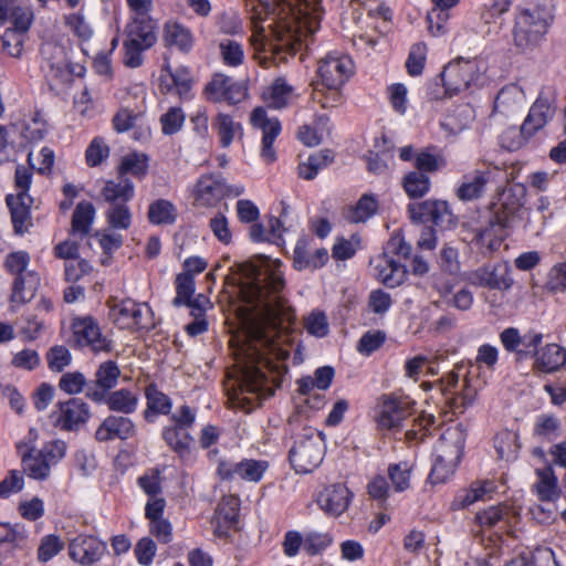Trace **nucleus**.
Wrapping results in <instances>:
<instances>
[{"label": "nucleus", "mask_w": 566, "mask_h": 566, "mask_svg": "<svg viewBox=\"0 0 566 566\" xmlns=\"http://www.w3.org/2000/svg\"><path fill=\"white\" fill-rule=\"evenodd\" d=\"M282 263L262 256L260 264L243 265L245 280L240 294L247 304L258 311L249 322L245 340L237 353L240 376L235 399L250 408L274 395L264 373L273 360H285L290 356L286 325L293 318L292 308L283 295L285 281Z\"/></svg>", "instance_id": "f257e3e1"}, {"label": "nucleus", "mask_w": 566, "mask_h": 566, "mask_svg": "<svg viewBox=\"0 0 566 566\" xmlns=\"http://www.w3.org/2000/svg\"><path fill=\"white\" fill-rule=\"evenodd\" d=\"M252 9L260 20H268L271 14L276 17L269 28L273 41L277 43L270 42L261 27L250 38L256 52L265 51L269 45L273 52L287 51L294 54L303 38L314 34L321 27L322 11L312 0H258Z\"/></svg>", "instance_id": "f03ea898"}, {"label": "nucleus", "mask_w": 566, "mask_h": 566, "mask_svg": "<svg viewBox=\"0 0 566 566\" xmlns=\"http://www.w3.org/2000/svg\"><path fill=\"white\" fill-rule=\"evenodd\" d=\"M38 431L31 428L27 440L17 443V450L25 474L36 481H45L51 475V470L60 463L67 450L66 442L55 439L45 442L41 449H35Z\"/></svg>", "instance_id": "7ed1b4c3"}, {"label": "nucleus", "mask_w": 566, "mask_h": 566, "mask_svg": "<svg viewBox=\"0 0 566 566\" xmlns=\"http://www.w3.org/2000/svg\"><path fill=\"white\" fill-rule=\"evenodd\" d=\"M465 447L464 432L455 427L447 429L436 446V460L429 474L431 484L446 483L455 472Z\"/></svg>", "instance_id": "20e7f679"}, {"label": "nucleus", "mask_w": 566, "mask_h": 566, "mask_svg": "<svg viewBox=\"0 0 566 566\" xmlns=\"http://www.w3.org/2000/svg\"><path fill=\"white\" fill-rule=\"evenodd\" d=\"M552 22L553 15L544 7L518 8L512 31L514 44L522 50L535 48L544 40Z\"/></svg>", "instance_id": "39448f33"}, {"label": "nucleus", "mask_w": 566, "mask_h": 566, "mask_svg": "<svg viewBox=\"0 0 566 566\" xmlns=\"http://www.w3.org/2000/svg\"><path fill=\"white\" fill-rule=\"evenodd\" d=\"M32 184V171L23 166H18L14 175L15 193L6 197L7 206L11 213V221L15 233L22 234L32 226L31 207L32 197L29 189Z\"/></svg>", "instance_id": "423d86ee"}, {"label": "nucleus", "mask_w": 566, "mask_h": 566, "mask_svg": "<svg viewBox=\"0 0 566 566\" xmlns=\"http://www.w3.org/2000/svg\"><path fill=\"white\" fill-rule=\"evenodd\" d=\"M485 62L481 59L459 57L451 61L442 71L441 80L446 92L452 96L476 84L485 72Z\"/></svg>", "instance_id": "0eeeda50"}, {"label": "nucleus", "mask_w": 566, "mask_h": 566, "mask_svg": "<svg viewBox=\"0 0 566 566\" xmlns=\"http://www.w3.org/2000/svg\"><path fill=\"white\" fill-rule=\"evenodd\" d=\"M241 184L230 185L221 175L205 174L198 178L193 187V198L200 207H214L223 198H237L244 193Z\"/></svg>", "instance_id": "6e6552de"}, {"label": "nucleus", "mask_w": 566, "mask_h": 566, "mask_svg": "<svg viewBox=\"0 0 566 566\" xmlns=\"http://www.w3.org/2000/svg\"><path fill=\"white\" fill-rule=\"evenodd\" d=\"M325 454L324 441L318 432L298 436L290 450L289 459L297 473H310L323 461Z\"/></svg>", "instance_id": "1a4fd4ad"}, {"label": "nucleus", "mask_w": 566, "mask_h": 566, "mask_svg": "<svg viewBox=\"0 0 566 566\" xmlns=\"http://www.w3.org/2000/svg\"><path fill=\"white\" fill-rule=\"evenodd\" d=\"M71 328L74 343L81 348H88L94 354H108L114 348L113 339L102 332L98 322L90 315L74 317Z\"/></svg>", "instance_id": "9d476101"}, {"label": "nucleus", "mask_w": 566, "mask_h": 566, "mask_svg": "<svg viewBox=\"0 0 566 566\" xmlns=\"http://www.w3.org/2000/svg\"><path fill=\"white\" fill-rule=\"evenodd\" d=\"M354 70V62L348 55L331 52L318 62L317 75L321 84L327 90H342L353 76Z\"/></svg>", "instance_id": "9b49d317"}, {"label": "nucleus", "mask_w": 566, "mask_h": 566, "mask_svg": "<svg viewBox=\"0 0 566 566\" xmlns=\"http://www.w3.org/2000/svg\"><path fill=\"white\" fill-rule=\"evenodd\" d=\"M91 418L90 406L81 398L59 401L50 413L54 428L61 431H77Z\"/></svg>", "instance_id": "f8f14e48"}, {"label": "nucleus", "mask_w": 566, "mask_h": 566, "mask_svg": "<svg viewBox=\"0 0 566 566\" xmlns=\"http://www.w3.org/2000/svg\"><path fill=\"white\" fill-rule=\"evenodd\" d=\"M114 323L122 329H148L154 326L153 311L146 303L125 298L111 310Z\"/></svg>", "instance_id": "ddd939ff"}, {"label": "nucleus", "mask_w": 566, "mask_h": 566, "mask_svg": "<svg viewBox=\"0 0 566 566\" xmlns=\"http://www.w3.org/2000/svg\"><path fill=\"white\" fill-rule=\"evenodd\" d=\"M415 401L408 396L384 395L380 398L377 423L381 429H398L412 415Z\"/></svg>", "instance_id": "4468645a"}, {"label": "nucleus", "mask_w": 566, "mask_h": 566, "mask_svg": "<svg viewBox=\"0 0 566 566\" xmlns=\"http://www.w3.org/2000/svg\"><path fill=\"white\" fill-rule=\"evenodd\" d=\"M269 467L266 460L243 459L239 462L220 460L217 467V475L222 481L240 479L245 482L259 483Z\"/></svg>", "instance_id": "2eb2a0df"}, {"label": "nucleus", "mask_w": 566, "mask_h": 566, "mask_svg": "<svg viewBox=\"0 0 566 566\" xmlns=\"http://www.w3.org/2000/svg\"><path fill=\"white\" fill-rule=\"evenodd\" d=\"M407 210L413 222H432L440 228H448L454 223V216L444 200L428 199L409 203Z\"/></svg>", "instance_id": "dca6fc26"}, {"label": "nucleus", "mask_w": 566, "mask_h": 566, "mask_svg": "<svg viewBox=\"0 0 566 566\" xmlns=\"http://www.w3.org/2000/svg\"><path fill=\"white\" fill-rule=\"evenodd\" d=\"M555 113L556 98L554 94L541 91L522 124V133L526 135V138H532L554 118Z\"/></svg>", "instance_id": "f3484780"}, {"label": "nucleus", "mask_w": 566, "mask_h": 566, "mask_svg": "<svg viewBox=\"0 0 566 566\" xmlns=\"http://www.w3.org/2000/svg\"><path fill=\"white\" fill-rule=\"evenodd\" d=\"M107 551V544L91 534H78L69 543L70 557L82 566H92L99 562Z\"/></svg>", "instance_id": "a211bd4d"}, {"label": "nucleus", "mask_w": 566, "mask_h": 566, "mask_svg": "<svg viewBox=\"0 0 566 566\" xmlns=\"http://www.w3.org/2000/svg\"><path fill=\"white\" fill-rule=\"evenodd\" d=\"M251 124L262 130L261 157L266 164L276 160V153L273 147L274 140L281 133V123L276 117H269L263 107H256L251 113Z\"/></svg>", "instance_id": "6ab92c4d"}, {"label": "nucleus", "mask_w": 566, "mask_h": 566, "mask_svg": "<svg viewBox=\"0 0 566 566\" xmlns=\"http://www.w3.org/2000/svg\"><path fill=\"white\" fill-rule=\"evenodd\" d=\"M205 94L209 102L234 105L247 97V87L230 76L216 74L206 85Z\"/></svg>", "instance_id": "aec40b11"}, {"label": "nucleus", "mask_w": 566, "mask_h": 566, "mask_svg": "<svg viewBox=\"0 0 566 566\" xmlns=\"http://www.w3.org/2000/svg\"><path fill=\"white\" fill-rule=\"evenodd\" d=\"M512 221V213L496 212L486 226L476 231V243L485 247L490 252L496 251L502 241L507 237Z\"/></svg>", "instance_id": "412c9836"}, {"label": "nucleus", "mask_w": 566, "mask_h": 566, "mask_svg": "<svg viewBox=\"0 0 566 566\" xmlns=\"http://www.w3.org/2000/svg\"><path fill=\"white\" fill-rule=\"evenodd\" d=\"M145 117V107L130 109L126 106L118 108L112 118L113 129L117 134H124L130 129H135L134 139L143 140L150 137V128L143 125Z\"/></svg>", "instance_id": "4be33fe9"}, {"label": "nucleus", "mask_w": 566, "mask_h": 566, "mask_svg": "<svg viewBox=\"0 0 566 566\" xmlns=\"http://www.w3.org/2000/svg\"><path fill=\"white\" fill-rule=\"evenodd\" d=\"M119 377L120 369L116 361L102 363L95 371L94 386L86 390V397L95 402H102L105 395L117 385Z\"/></svg>", "instance_id": "5701e85b"}, {"label": "nucleus", "mask_w": 566, "mask_h": 566, "mask_svg": "<svg viewBox=\"0 0 566 566\" xmlns=\"http://www.w3.org/2000/svg\"><path fill=\"white\" fill-rule=\"evenodd\" d=\"M353 493L343 483L326 486L317 497L318 506L328 515L339 516L349 506Z\"/></svg>", "instance_id": "b1692460"}, {"label": "nucleus", "mask_w": 566, "mask_h": 566, "mask_svg": "<svg viewBox=\"0 0 566 566\" xmlns=\"http://www.w3.org/2000/svg\"><path fill=\"white\" fill-rule=\"evenodd\" d=\"M191 429L178 427L174 424L164 426L161 429V438L182 461H187L192 455L195 438Z\"/></svg>", "instance_id": "393cba45"}, {"label": "nucleus", "mask_w": 566, "mask_h": 566, "mask_svg": "<svg viewBox=\"0 0 566 566\" xmlns=\"http://www.w3.org/2000/svg\"><path fill=\"white\" fill-rule=\"evenodd\" d=\"M124 41H132L144 48H151L156 42L155 23L149 14H134L128 21Z\"/></svg>", "instance_id": "a878e982"}, {"label": "nucleus", "mask_w": 566, "mask_h": 566, "mask_svg": "<svg viewBox=\"0 0 566 566\" xmlns=\"http://www.w3.org/2000/svg\"><path fill=\"white\" fill-rule=\"evenodd\" d=\"M136 428L134 422L123 416H108L95 431V439L99 442H107L115 439L127 440L134 437Z\"/></svg>", "instance_id": "bb28decb"}, {"label": "nucleus", "mask_w": 566, "mask_h": 566, "mask_svg": "<svg viewBox=\"0 0 566 566\" xmlns=\"http://www.w3.org/2000/svg\"><path fill=\"white\" fill-rule=\"evenodd\" d=\"M327 261L328 251L325 248L312 249L310 240L305 238L297 240L293 253V262L296 270L319 269Z\"/></svg>", "instance_id": "cd10ccee"}, {"label": "nucleus", "mask_w": 566, "mask_h": 566, "mask_svg": "<svg viewBox=\"0 0 566 566\" xmlns=\"http://www.w3.org/2000/svg\"><path fill=\"white\" fill-rule=\"evenodd\" d=\"M566 365V349L555 343L546 344L535 353L534 369L553 374Z\"/></svg>", "instance_id": "c85d7f7f"}, {"label": "nucleus", "mask_w": 566, "mask_h": 566, "mask_svg": "<svg viewBox=\"0 0 566 566\" xmlns=\"http://www.w3.org/2000/svg\"><path fill=\"white\" fill-rule=\"evenodd\" d=\"M375 270L378 279L390 287L399 286L408 274L407 268L394 260L388 253L376 258Z\"/></svg>", "instance_id": "c756f323"}, {"label": "nucleus", "mask_w": 566, "mask_h": 566, "mask_svg": "<svg viewBox=\"0 0 566 566\" xmlns=\"http://www.w3.org/2000/svg\"><path fill=\"white\" fill-rule=\"evenodd\" d=\"M375 270L378 279L390 287L399 286L408 274L407 268L394 260L388 253L376 258Z\"/></svg>", "instance_id": "7c9ffc66"}, {"label": "nucleus", "mask_w": 566, "mask_h": 566, "mask_svg": "<svg viewBox=\"0 0 566 566\" xmlns=\"http://www.w3.org/2000/svg\"><path fill=\"white\" fill-rule=\"evenodd\" d=\"M537 481L533 485V492L542 502L554 503L560 497L558 479L551 465L535 471Z\"/></svg>", "instance_id": "2f4dec72"}, {"label": "nucleus", "mask_w": 566, "mask_h": 566, "mask_svg": "<svg viewBox=\"0 0 566 566\" xmlns=\"http://www.w3.org/2000/svg\"><path fill=\"white\" fill-rule=\"evenodd\" d=\"M495 485L491 481L473 482L469 489L459 492L452 500L450 506L453 511L463 510L478 501L491 499Z\"/></svg>", "instance_id": "473e14b6"}, {"label": "nucleus", "mask_w": 566, "mask_h": 566, "mask_svg": "<svg viewBox=\"0 0 566 566\" xmlns=\"http://www.w3.org/2000/svg\"><path fill=\"white\" fill-rule=\"evenodd\" d=\"M135 195V186L127 177L106 180L102 190V198L109 205L127 203Z\"/></svg>", "instance_id": "72a5a7b5"}, {"label": "nucleus", "mask_w": 566, "mask_h": 566, "mask_svg": "<svg viewBox=\"0 0 566 566\" xmlns=\"http://www.w3.org/2000/svg\"><path fill=\"white\" fill-rule=\"evenodd\" d=\"M146 409L144 417L148 422H153L157 416H168L172 409V400L160 391L155 384H150L145 389Z\"/></svg>", "instance_id": "f704fd0d"}, {"label": "nucleus", "mask_w": 566, "mask_h": 566, "mask_svg": "<svg viewBox=\"0 0 566 566\" xmlns=\"http://www.w3.org/2000/svg\"><path fill=\"white\" fill-rule=\"evenodd\" d=\"M526 97L524 90L517 84H507L501 88L494 101V109L501 114H511L525 104Z\"/></svg>", "instance_id": "c9c22d12"}, {"label": "nucleus", "mask_w": 566, "mask_h": 566, "mask_svg": "<svg viewBox=\"0 0 566 566\" xmlns=\"http://www.w3.org/2000/svg\"><path fill=\"white\" fill-rule=\"evenodd\" d=\"M40 276L33 271L24 273L14 279L11 294V303L24 305L33 300L40 286Z\"/></svg>", "instance_id": "e433bc0d"}, {"label": "nucleus", "mask_w": 566, "mask_h": 566, "mask_svg": "<svg viewBox=\"0 0 566 566\" xmlns=\"http://www.w3.org/2000/svg\"><path fill=\"white\" fill-rule=\"evenodd\" d=\"M490 181V171L476 170L463 176V180L457 189V197L462 201H471L482 197Z\"/></svg>", "instance_id": "4c0bfd02"}, {"label": "nucleus", "mask_w": 566, "mask_h": 566, "mask_svg": "<svg viewBox=\"0 0 566 566\" xmlns=\"http://www.w3.org/2000/svg\"><path fill=\"white\" fill-rule=\"evenodd\" d=\"M293 95L294 87L284 77H276L263 92L264 101L274 109L287 107Z\"/></svg>", "instance_id": "58836bf2"}, {"label": "nucleus", "mask_w": 566, "mask_h": 566, "mask_svg": "<svg viewBox=\"0 0 566 566\" xmlns=\"http://www.w3.org/2000/svg\"><path fill=\"white\" fill-rule=\"evenodd\" d=\"M95 208L88 201H81L73 211L71 233L80 238L86 237L95 219Z\"/></svg>", "instance_id": "ea45409f"}, {"label": "nucleus", "mask_w": 566, "mask_h": 566, "mask_svg": "<svg viewBox=\"0 0 566 566\" xmlns=\"http://www.w3.org/2000/svg\"><path fill=\"white\" fill-rule=\"evenodd\" d=\"M164 40L168 46L188 52L193 46V35L187 27L178 22H167L164 27Z\"/></svg>", "instance_id": "a19ab883"}, {"label": "nucleus", "mask_w": 566, "mask_h": 566, "mask_svg": "<svg viewBox=\"0 0 566 566\" xmlns=\"http://www.w3.org/2000/svg\"><path fill=\"white\" fill-rule=\"evenodd\" d=\"M177 217V207L167 199H157L148 207L147 219L154 226L174 224Z\"/></svg>", "instance_id": "79ce46f5"}, {"label": "nucleus", "mask_w": 566, "mask_h": 566, "mask_svg": "<svg viewBox=\"0 0 566 566\" xmlns=\"http://www.w3.org/2000/svg\"><path fill=\"white\" fill-rule=\"evenodd\" d=\"M103 401H105L109 410L128 415L136 411L139 398L132 390L122 388L108 395L106 394Z\"/></svg>", "instance_id": "37998d69"}, {"label": "nucleus", "mask_w": 566, "mask_h": 566, "mask_svg": "<svg viewBox=\"0 0 566 566\" xmlns=\"http://www.w3.org/2000/svg\"><path fill=\"white\" fill-rule=\"evenodd\" d=\"M213 127L220 137V145L228 148L237 136L243 135L241 123L235 122L233 117L226 113H218L214 118Z\"/></svg>", "instance_id": "c03bdc74"}, {"label": "nucleus", "mask_w": 566, "mask_h": 566, "mask_svg": "<svg viewBox=\"0 0 566 566\" xmlns=\"http://www.w3.org/2000/svg\"><path fill=\"white\" fill-rule=\"evenodd\" d=\"M149 170V157L144 153L133 151L125 155L117 168L120 177L132 175L138 179H143Z\"/></svg>", "instance_id": "a18cd8bd"}, {"label": "nucleus", "mask_w": 566, "mask_h": 566, "mask_svg": "<svg viewBox=\"0 0 566 566\" xmlns=\"http://www.w3.org/2000/svg\"><path fill=\"white\" fill-rule=\"evenodd\" d=\"M168 92L177 94L180 98H188L192 80L189 71L186 67H178L170 71L167 76L161 78Z\"/></svg>", "instance_id": "49530a36"}, {"label": "nucleus", "mask_w": 566, "mask_h": 566, "mask_svg": "<svg viewBox=\"0 0 566 566\" xmlns=\"http://www.w3.org/2000/svg\"><path fill=\"white\" fill-rule=\"evenodd\" d=\"M333 161V154L331 150L325 149L315 153L298 165V176L305 180L314 179L318 171L325 168Z\"/></svg>", "instance_id": "de8ad7c7"}, {"label": "nucleus", "mask_w": 566, "mask_h": 566, "mask_svg": "<svg viewBox=\"0 0 566 566\" xmlns=\"http://www.w3.org/2000/svg\"><path fill=\"white\" fill-rule=\"evenodd\" d=\"M402 187L409 198L418 199L430 191L431 180L428 175L413 170L405 175Z\"/></svg>", "instance_id": "09e8293b"}, {"label": "nucleus", "mask_w": 566, "mask_h": 566, "mask_svg": "<svg viewBox=\"0 0 566 566\" xmlns=\"http://www.w3.org/2000/svg\"><path fill=\"white\" fill-rule=\"evenodd\" d=\"M473 118V111L468 105L459 106L452 115L446 117L441 126L449 134L457 135L469 128Z\"/></svg>", "instance_id": "8fccbe9b"}, {"label": "nucleus", "mask_w": 566, "mask_h": 566, "mask_svg": "<svg viewBox=\"0 0 566 566\" xmlns=\"http://www.w3.org/2000/svg\"><path fill=\"white\" fill-rule=\"evenodd\" d=\"M494 448L501 460H515L520 449L517 434L509 430L499 432L494 438Z\"/></svg>", "instance_id": "3c124183"}, {"label": "nucleus", "mask_w": 566, "mask_h": 566, "mask_svg": "<svg viewBox=\"0 0 566 566\" xmlns=\"http://www.w3.org/2000/svg\"><path fill=\"white\" fill-rule=\"evenodd\" d=\"M378 210V201L371 195H364L347 212V220L354 223L365 222Z\"/></svg>", "instance_id": "603ef678"}, {"label": "nucleus", "mask_w": 566, "mask_h": 566, "mask_svg": "<svg viewBox=\"0 0 566 566\" xmlns=\"http://www.w3.org/2000/svg\"><path fill=\"white\" fill-rule=\"evenodd\" d=\"M411 470L407 461L389 464L387 472L395 492H405L410 488Z\"/></svg>", "instance_id": "864d4df0"}, {"label": "nucleus", "mask_w": 566, "mask_h": 566, "mask_svg": "<svg viewBox=\"0 0 566 566\" xmlns=\"http://www.w3.org/2000/svg\"><path fill=\"white\" fill-rule=\"evenodd\" d=\"M220 55L223 64L238 67L244 62V50L240 42L232 39H223L219 43Z\"/></svg>", "instance_id": "5fc2aeb1"}, {"label": "nucleus", "mask_w": 566, "mask_h": 566, "mask_svg": "<svg viewBox=\"0 0 566 566\" xmlns=\"http://www.w3.org/2000/svg\"><path fill=\"white\" fill-rule=\"evenodd\" d=\"M511 7V0H491L481 9V21L488 25L502 24V17L510 11Z\"/></svg>", "instance_id": "6e6d98bb"}, {"label": "nucleus", "mask_w": 566, "mask_h": 566, "mask_svg": "<svg viewBox=\"0 0 566 566\" xmlns=\"http://www.w3.org/2000/svg\"><path fill=\"white\" fill-rule=\"evenodd\" d=\"M105 217L109 227L116 230H127L132 224V212L127 203L111 205Z\"/></svg>", "instance_id": "4d7b16f0"}, {"label": "nucleus", "mask_w": 566, "mask_h": 566, "mask_svg": "<svg viewBox=\"0 0 566 566\" xmlns=\"http://www.w3.org/2000/svg\"><path fill=\"white\" fill-rule=\"evenodd\" d=\"M52 49L59 56H61V59H59L56 62L48 61L46 76L51 82L55 84L64 83L70 80V71L64 56V50L57 45L52 46Z\"/></svg>", "instance_id": "13d9d810"}, {"label": "nucleus", "mask_w": 566, "mask_h": 566, "mask_svg": "<svg viewBox=\"0 0 566 566\" xmlns=\"http://www.w3.org/2000/svg\"><path fill=\"white\" fill-rule=\"evenodd\" d=\"M186 120V114L181 107H170L160 116L161 132L164 135L170 136L181 130Z\"/></svg>", "instance_id": "bf43d9fd"}, {"label": "nucleus", "mask_w": 566, "mask_h": 566, "mask_svg": "<svg viewBox=\"0 0 566 566\" xmlns=\"http://www.w3.org/2000/svg\"><path fill=\"white\" fill-rule=\"evenodd\" d=\"M428 48L423 42H418L410 48L406 61L407 72L411 76H418L422 73L427 60Z\"/></svg>", "instance_id": "052dcab7"}, {"label": "nucleus", "mask_w": 566, "mask_h": 566, "mask_svg": "<svg viewBox=\"0 0 566 566\" xmlns=\"http://www.w3.org/2000/svg\"><path fill=\"white\" fill-rule=\"evenodd\" d=\"M48 367L51 371L61 373L72 363V354L63 345L51 347L46 354Z\"/></svg>", "instance_id": "680f3d73"}, {"label": "nucleus", "mask_w": 566, "mask_h": 566, "mask_svg": "<svg viewBox=\"0 0 566 566\" xmlns=\"http://www.w3.org/2000/svg\"><path fill=\"white\" fill-rule=\"evenodd\" d=\"M195 293V280L190 273H180L176 277V296L172 304L177 307L182 306Z\"/></svg>", "instance_id": "e2e57ef3"}, {"label": "nucleus", "mask_w": 566, "mask_h": 566, "mask_svg": "<svg viewBox=\"0 0 566 566\" xmlns=\"http://www.w3.org/2000/svg\"><path fill=\"white\" fill-rule=\"evenodd\" d=\"M304 327L310 335L317 338L325 337L329 332L327 316L322 311L311 312L305 318Z\"/></svg>", "instance_id": "0e129e2a"}, {"label": "nucleus", "mask_w": 566, "mask_h": 566, "mask_svg": "<svg viewBox=\"0 0 566 566\" xmlns=\"http://www.w3.org/2000/svg\"><path fill=\"white\" fill-rule=\"evenodd\" d=\"M87 379L81 371H69L61 376L59 388L67 395H77L84 391Z\"/></svg>", "instance_id": "69168bd1"}, {"label": "nucleus", "mask_w": 566, "mask_h": 566, "mask_svg": "<svg viewBox=\"0 0 566 566\" xmlns=\"http://www.w3.org/2000/svg\"><path fill=\"white\" fill-rule=\"evenodd\" d=\"M209 228L214 238L224 245L232 243L233 235L226 214L218 212L209 220Z\"/></svg>", "instance_id": "338daca9"}, {"label": "nucleus", "mask_w": 566, "mask_h": 566, "mask_svg": "<svg viewBox=\"0 0 566 566\" xmlns=\"http://www.w3.org/2000/svg\"><path fill=\"white\" fill-rule=\"evenodd\" d=\"M109 156V147L102 137H95L85 151L86 164L90 167L99 166Z\"/></svg>", "instance_id": "774afa93"}]
</instances>
